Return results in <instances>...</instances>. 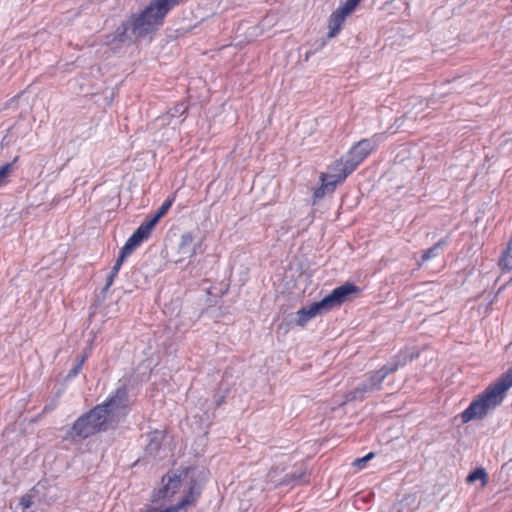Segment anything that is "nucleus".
Returning a JSON list of instances; mask_svg holds the SVG:
<instances>
[{"mask_svg": "<svg viewBox=\"0 0 512 512\" xmlns=\"http://www.w3.org/2000/svg\"><path fill=\"white\" fill-rule=\"evenodd\" d=\"M179 253L182 258H191L196 254V245L194 244V236L191 232L182 234L179 243Z\"/></svg>", "mask_w": 512, "mask_h": 512, "instance_id": "nucleus-14", "label": "nucleus"}, {"mask_svg": "<svg viewBox=\"0 0 512 512\" xmlns=\"http://www.w3.org/2000/svg\"><path fill=\"white\" fill-rule=\"evenodd\" d=\"M399 363H388L383 365L379 370L372 371L366 374V379L357 386L353 391L346 394V401H362L367 395L372 394L381 389V384L385 378L397 371Z\"/></svg>", "mask_w": 512, "mask_h": 512, "instance_id": "nucleus-5", "label": "nucleus"}, {"mask_svg": "<svg viewBox=\"0 0 512 512\" xmlns=\"http://www.w3.org/2000/svg\"><path fill=\"white\" fill-rule=\"evenodd\" d=\"M359 288L353 283H345L331 291L322 300L326 305L328 311L337 307L349 300L359 293Z\"/></svg>", "mask_w": 512, "mask_h": 512, "instance_id": "nucleus-8", "label": "nucleus"}, {"mask_svg": "<svg viewBox=\"0 0 512 512\" xmlns=\"http://www.w3.org/2000/svg\"><path fill=\"white\" fill-rule=\"evenodd\" d=\"M375 149V144L369 139L360 140L351 148L345 159L348 161L346 172L352 173L356 167Z\"/></svg>", "mask_w": 512, "mask_h": 512, "instance_id": "nucleus-9", "label": "nucleus"}, {"mask_svg": "<svg viewBox=\"0 0 512 512\" xmlns=\"http://www.w3.org/2000/svg\"><path fill=\"white\" fill-rule=\"evenodd\" d=\"M327 311L328 309L324 304L323 300L314 302L308 307H303L297 312L298 318L296 320V323L299 326H304L310 319H312L316 315L325 313Z\"/></svg>", "mask_w": 512, "mask_h": 512, "instance_id": "nucleus-13", "label": "nucleus"}, {"mask_svg": "<svg viewBox=\"0 0 512 512\" xmlns=\"http://www.w3.org/2000/svg\"><path fill=\"white\" fill-rule=\"evenodd\" d=\"M296 481L299 483L307 482V474L305 471H300L299 473L287 474L285 476V482Z\"/></svg>", "mask_w": 512, "mask_h": 512, "instance_id": "nucleus-22", "label": "nucleus"}, {"mask_svg": "<svg viewBox=\"0 0 512 512\" xmlns=\"http://www.w3.org/2000/svg\"><path fill=\"white\" fill-rule=\"evenodd\" d=\"M398 512H400V511H398Z\"/></svg>", "mask_w": 512, "mask_h": 512, "instance_id": "nucleus-29", "label": "nucleus"}, {"mask_svg": "<svg viewBox=\"0 0 512 512\" xmlns=\"http://www.w3.org/2000/svg\"><path fill=\"white\" fill-rule=\"evenodd\" d=\"M128 255L127 254H124L123 251H120V254H119V257L118 259L116 260L114 266L112 267L109 275L107 276L106 278V283H105V287H104V291L108 290L109 287L113 284L114 282V279L116 278L120 268H121V265L124 261V259L127 257Z\"/></svg>", "mask_w": 512, "mask_h": 512, "instance_id": "nucleus-17", "label": "nucleus"}, {"mask_svg": "<svg viewBox=\"0 0 512 512\" xmlns=\"http://www.w3.org/2000/svg\"><path fill=\"white\" fill-rule=\"evenodd\" d=\"M374 457V453L370 452L368 453L366 456L362 457V458H358L354 461V465L359 467V468H362L364 467V465L366 464V462L370 459H372Z\"/></svg>", "mask_w": 512, "mask_h": 512, "instance_id": "nucleus-24", "label": "nucleus"}, {"mask_svg": "<svg viewBox=\"0 0 512 512\" xmlns=\"http://www.w3.org/2000/svg\"><path fill=\"white\" fill-rule=\"evenodd\" d=\"M186 111V107L183 104L176 105L172 110L169 111L171 117L182 115Z\"/></svg>", "mask_w": 512, "mask_h": 512, "instance_id": "nucleus-25", "label": "nucleus"}, {"mask_svg": "<svg viewBox=\"0 0 512 512\" xmlns=\"http://www.w3.org/2000/svg\"><path fill=\"white\" fill-rule=\"evenodd\" d=\"M348 1H349V5H354L356 7L361 0H348Z\"/></svg>", "mask_w": 512, "mask_h": 512, "instance_id": "nucleus-28", "label": "nucleus"}, {"mask_svg": "<svg viewBox=\"0 0 512 512\" xmlns=\"http://www.w3.org/2000/svg\"><path fill=\"white\" fill-rule=\"evenodd\" d=\"M130 406L128 389L125 385H121L106 401L96 405V408L101 409L100 413L105 417L106 422L112 429L124 420L130 411Z\"/></svg>", "mask_w": 512, "mask_h": 512, "instance_id": "nucleus-4", "label": "nucleus"}, {"mask_svg": "<svg viewBox=\"0 0 512 512\" xmlns=\"http://www.w3.org/2000/svg\"><path fill=\"white\" fill-rule=\"evenodd\" d=\"M154 225L148 220L142 223L135 232L128 238L121 251L128 256L138 247L144 240L148 239Z\"/></svg>", "mask_w": 512, "mask_h": 512, "instance_id": "nucleus-10", "label": "nucleus"}, {"mask_svg": "<svg viewBox=\"0 0 512 512\" xmlns=\"http://www.w3.org/2000/svg\"><path fill=\"white\" fill-rule=\"evenodd\" d=\"M477 480H480L482 483V486H485L488 481V475L484 468H476L473 472H471L467 478V483H474Z\"/></svg>", "mask_w": 512, "mask_h": 512, "instance_id": "nucleus-18", "label": "nucleus"}, {"mask_svg": "<svg viewBox=\"0 0 512 512\" xmlns=\"http://www.w3.org/2000/svg\"><path fill=\"white\" fill-rule=\"evenodd\" d=\"M56 405H57L56 401H53V403L51 405H47L44 407V412L53 410L56 407Z\"/></svg>", "mask_w": 512, "mask_h": 512, "instance_id": "nucleus-27", "label": "nucleus"}, {"mask_svg": "<svg viewBox=\"0 0 512 512\" xmlns=\"http://www.w3.org/2000/svg\"><path fill=\"white\" fill-rule=\"evenodd\" d=\"M199 496L200 486L197 483H193L190 487L189 493L186 494L175 506H170L162 509L146 507L140 510V512H179L180 509H183L189 505L194 504Z\"/></svg>", "mask_w": 512, "mask_h": 512, "instance_id": "nucleus-11", "label": "nucleus"}, {"mask_svg": "<svg viewBox=\"0 0 512 512\" xmlns=\"http://www.w3.org/2000/svg\"><path fill=\"white\" fill-rule=\"evenodd\" d=\"M148 444L146 445L145 451L146 453L153 455L158 452L161 442L163 439V435L159 431H153L147 434Z\"/></svg>", "mask_w": 512, "mask_h": 512, "instance_id": "nucleus-15", "label": "nucleus"}, {"mask_svg": "<svg viewBox=\"0 0 512 512\" xmlns=\"http://www.w3.org/2000/svg\"><path fill=\"white\" fill-rule=\"evenodd\" d=\"M12 171V164L6 163L5 165L0 167V187L5 185L7 182V178Z\"/></svg>", "mask_w": 512, "mask_h": 512, "instance_id": "nucleus-23", "label": "nucleus"}, {"mask_svg": "<svg viewBox=\"0 0 512 512\" xmlns=\"http://www.w3.org/2000/svg\"><path fill=\"white\" fill-rule=\"evenodd\" d=\"M512 386V368L503 374L495 383L488 386L461 413L463 423L483 419L488 413L499 406L507 390Z\"/></svg>", "mask_w": 512, "mask_h": 512, "instance_id": "nucleus-2", "label": "nucleus"}, {"mask_svg": "<svg viewBox=\"0 0 512 512\" xmlns=\"http://www.w3.org/2000/svg\"><path fill=\"white\" fill-rule=\"evenodd\" d=\"M88 358V352H84L83 355L78 359L74 367L68 372L67 378H74L82 370L85 360Z\"/></svg>", "mask_w": 512, "mask_h": 512, "instance_id": "nucleus-21", "label": "nucleus"}, {"mask_svg": "<svg viewBox=\"0 0 512 512\" xmlns=\"http://www.w3.org/2000/svg\"><path fill=\"white\" fill-rule=\"evenodd\" d=\"M356 7L349 5V1L346 0L345 4L334 11L329 18V32L327 36L329 38L334 37L341 29V26L346 18Z\"/></svg>", "mask_w": 512, "mask_h": 512, "instance_id": "nucleus-12", "label": "nucleus"}, {"mask_svg": "<svg viewBox=\"0 0 512 512\" xmlns=\"http://www.w3.org/2000/svg\"><path fill=\"white\" fill-rule=\"evenodd\" d=\"M100 410L95 406L80 416L68 430L65 439L71 441L84 440L99 432L111 429Z\"/></svg>", "mask_w": 512, "mask_h": 512, "instance_id": "nucleus-3", "label": "nucleus"}, {"mask_svg": "<svg viewBox=\"0 0 512 512\" xmlns=\"http://www.w3.org/2000/svg\"><path fill=\"white\" fill-rule=\"evenodd\" d=\"M512 239L508 243L507 247L503 250L499 259V266L503 272H510L512 270Z\"/></svg>", "mask_w": 512, "mask_h": 512, "instance_id": "nucleus-16", "label": "nucleus"}, {"mask_svg": "<svg viewBox=\"0 0 512 512\" xmlns=\"http://www.w3.org/2000/svg\"><path fill=\"white\" fill-rule=\"evenodd\" d=\"M20 504L25 508H29L32 504L31 498L29 496H23L20 500Z\"/></svg>", "mask_w": 512, "mask_h": 512, "instance_id": "nucleus-26", "label": "nucleus"}, {"mask_svg": "<svg viewBox=\"0 0 512 512\" xmlns=\"http://www.w3.org/2000/svg\"><path fill=\"white\" fill-rule=\"evenodd\" d=\"M196 475H198V471L195 468L188 467L179 475H174L173 477L168 476L167 482L164 486L153 494L152 501L158 502L161 499H170L177 492L183 482L189 484L188 490H190L193 483H197L200 486L201 491L202 485L198 481ZM188 493L189 491H187V494Z\"/></svg>", "mask_w": 512, "mask_h": 512, "instance_id": "nucleus-7", "label": "nucleus"}, {"mask_svg": "<svg viewBox=\"0 0 512 512\" xmlns=\"http://www.w3.org/2000/svg\"><path fill=\"white\" fill-rule=\"evenodd\" d=\"M180 0H151L149 5L140 13H135L117 27L115 32L107 37V43H131L135 39H143L154 34L162 25L167 13Z\"/></svg>", "mask_w": 512, "mask_h": 512, "instance_id": "nucleus-1", "label": "nucleus"}, {"mask_svg": "<svg viewBox=\"0 0 512 512\" xmlns=\"http://www.w3.org/2000/svg\"><path fill=\"white\" fill-rule=\"evenodd\" d=\"M348 161L344 158L336 161L329 173H321V186L314 191V202L322 199L325 194L332 193L339 183H342L350 174L346 172Z\"/></svg>", "mask_w": 512, "mask_h": 512, "instance_id": "nucleus-6", "label": "nucleus"}, {"mask_svg": "<svg viewBox=\"0 0 512 512\" xmlns=\"http://www.w3.org/2000/svg\"><path fill=\"white\" fill-rule=\"evenodd\" d=\"M445 245H446V241L440 240L435 245H433L431 248L424 251L421 256V263H424L432 258L437 257L439 250L441 248H443Z\"/></svg>", "mask_w": 512, "mask_h": 512, "instance_id": "nucleus-19", "label": "nucleus"}, {"mask_svg": "<svg viewBox=\"0 0 512 512\" xmlns=\"http://www.w3.org/2000/svg\"><path fill=\"white\" fill-rule=\"evenodd\" d=\"M174 202V196L166 199L163 204L159 207L156 214L149 219V221L155 226L157 222L162 218L169 210V208L172 206V203Z\"/></svg>", "mask_w": 512, "mask_h": 512, "instance_id": "nucleus-20", "label": "nucleus"}]
</instances>
